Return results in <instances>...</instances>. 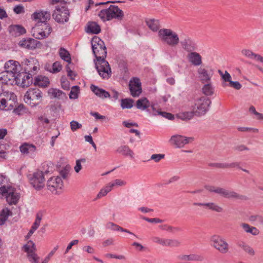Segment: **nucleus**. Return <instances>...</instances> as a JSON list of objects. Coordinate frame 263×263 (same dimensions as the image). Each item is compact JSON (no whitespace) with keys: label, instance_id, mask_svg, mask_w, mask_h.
<instances>
[{"label":"nucleus","instance_id":"obj_52","mask_svg":"<svg viewBox=\"0 0 263 263\" xmlns=\"http://www.w3.org/2000/svg\"><path fill=\"white\" fill-rule=\"evenodd\" d=\"M158 115L162 116L163 117L165 118L168 120H172L174 119V116L171 113L166 112L165 111H157Z\"/></svg>","mask_w":263,"mask_h":263},{"label":"nucleus","instance_id":"obj_29","mask_svg":"<svg viewBox=\"0 0 263 263\" xmlns=\"http://www.w3.org/2000/svg\"><path fill=\"white\" fill-rule=\"evenodd\" d=\"M34 84L41 87H46L49 84V80L45 76H38L34 79Z\"/></svg>","mask_w":263,"mask_h":263},{"label":"nucleus","instance_id":"obj_46","mask_svg":"<svg viewBox=\"0 0 263 263\" xmlns=\"http://www.w3.org/2000/svg\"><path fill=\"white\" fill-rule=\"evenodd\" d=\"M218 72L220 74L222 79L223 80V81L226 82H229L230 83V82L232 81L231 76L227 71H225L224 73H223V72L221 70H219Z\"/></svg>","mask_w":263,"mask_h":263},{"label":"nucleus","instance_id":"obj_19","mask_svg":"<svg viewBox=\"0 0 263 263\" xmlns=\"http://www.w3.org/2000/svg\"><path fill=\"white\" fill-rule=\"evenodd\" d=\"M32 18L38 23H44L50 19V13L48 11H43L35 12L32 14Z\"/></svg>","mask_w":263,"mask_h":263},{"label":"nucleus","instance_id":"obj_14","mask_svg":"<svg viewBox=\"0 0 263 263\" xmlns=\"http://www.w3.org/2000/svg\"><path fill=\"white\" fill-rule=\"evenodd\" d=\"M47 186L51 192L59 194L63 187V182L61 177H53L47 181Z\"/></svg>","mask_w":263,"mask_h":263},{"label":"nucleus","instance_id":"obj_60","mask_svg":"<svg viewBox=\"0 0 263 263\" xmlns=\"http://www.w3.org/2000/svg\"><path fill=\"white\" fill-rule=\"evenodd\" d=\"M13 11L16 14H21L25 12L24 7L21 5H16L13 8Z\"/></svg>","mask_w":263,"mask_h":263},{"label":"nucleus","instance_id":"obj_10","mask_svg":"<svg viewBox=\"0 0 263 263\" xmlns=\"http://www.w3.org/2000/svg\"><path fill=\"white\" fill-rule=\"evenodd\" d=\"M0 194L6 196L7 201L10 205L16 204L20 198L19 195L14 192L13 189L5 185L0 187Z\"/></svg>","mask_w":263,"mask_h":263},{"label":"nucleus","instance_id":"obj_11","mask_svg":"<svg viewBox=\"0 0 263 263\" xmlns=\"http://www.w3.org/2000/svg\"><path fill=\"white\" fill-rule=\"evenodd\" d=\"M70 13L69 10L65 6H57L52 14V16L56 22L64 23L69 20Z\"/></svg>","mask_w":263,"mask_h":263},{"label":"nucleus","instance_id":"obj_49","mask_svg":"<svg viewBox=\"0 0 263 263\" xmlns=\"http://www.w3.org/2000/svg\"><path fill=\"white\" fill-rule=\"evenodd\" d=\"M161 228L162 230H166L171 232H175L180 231V229L177 227H173L164 224L161 226Z\"/></svg>","mask_w":263,"mask_h":263},{"label":"nucleus","instance_id":"obj_45","mask_svg":"<svg viewBox=\"0 0 263 263\" xmlns=\"http://www.w3.org/2000/svg\"><path fill=\"white\" fill-rule=\"evenodd\" d=\"M180 245V242L177 239H166L165 247H177Z\"/></svg>","mask_w":263,"mask_h":263},{"label":"nucleus","instance_id":"obj_62","mask_svg":"<svg viewBox=\"0 0 263 263\" xmlns=\"http://www.w3.org/2000/svg\"><path fill=\"white\" fill-rule=\"evenodd\" d=\"M227 163H211L210 166L215 167L219 168H227Z\"/></svg>","mask_w":263,"mask_h":263},{"label":"nucleus","instance_id":"obj_12","mask_svg":"<svg viewBox=\"0 0 263 263\" xmlns=\"http://www.w3.org/2000/svg\"><path fill=\"white\" fill-rule=\"evenodd\" d=\"M31 184L36 190H40L45 185V179L43 172L37 171L28 176Z\"/></svg>","mask_w":263,"mask_h":263},{"label":"nucleus","instance_id":"obj_38","mask_svg":"<svg viewBox=\"0 0 263 263\" xmlns=\"http://www.w3.org/2000/svg\"><path fill=\"white\" fill-rule=\"evenodd\" d=\"M59 54L61 58L68 63H71V57L69 52L64 48H61L59 50Z\"/></svg>","mask_w":263,"mask_h":263},{"label":"nucleus","instance_id":"obj_40","mask_svg":"<svg viewBox=\"0 0 263 263\" xmlns=\"http://www.w3.org/2000/svg\"><path fill=\"white\" fill-rule=\"evenodd\" d=\"M134 101L132 99L125 98L121 100V106L122 109H130L133 107Z\"/></svg>","mask_w":263,"mask_h":263},{"label":"nucleus","instance_id":"obj_25","mask_svg":"<svg viewBox=\"0 0 263 263\" xmlns=\"http://www.w3.org/2000/svg\"><path fill=\"white\" fill-rule=\"evenodd\" d=\"M91 91L98 97L101 99H105L110 97L109 93L105 90L100 88L94 85L90 86Z\"/></svg>","mask_w":263,"mask_h":263},{"label":"nucleus","instance_id":"obj_35","mask_svg":"<svg viewBox=\"0 0 263 263\" xmlns=\"http://www.w3.org/2000/svg\"><path fill=\"white\" fill-rule=\"evenodd\" d=\"M13 108V102L10 99L8 101L5 98L0 99V109L5 110H10Z\"/></svg>","mask_w":263,"mask_h":263},{"label":"nucleus","instance_id":"obj_42","mask_svg":"<svg viewBox=\"0 0 263 263\" xmlns=\"http://www.w3.org/2000/svg\"><path fill=\"white\" fill-rule=\"evenodd\" d=\"M195 114L194 111H185L178 114L177 117L182 120H189L191 119Z\"/></svg>","mask_w":263,"mask_h":263},{"label":"nucleus","instance_id":"obj_53","mask_svg":"<svg viewBox=\"0 0 263 263\" xmlns=\"http://www.w3.org/2000/svg\"><path fill=\"white\" fill-rule=\"evenodd\" d=\"M62 69V65L59 62H55L52 64V72L57 73L61 71Z\"/></svg>","mask_w":263,"mask_h":263},{"label":"nucleus","instance_id":"obj_31","mask_svg":"<svg viewBox=\"0 0 263 263\" xmlns=\"http://www.w3.org/2000/svg\"><path fill=\"white\" fill-rule=\"evenodd\" d=\"M117 152L125 156L134 158V152L127 145H121L117 150Z\"/></svg>","mask_w":263,"mask_h":263},{"label":"nucleus","instance_id":"obj_20","mask_svg":"<svg viewBox=\"0 0 263 263\" xmlns=\"http://www.w3.org/2000/svg\"><path fill=\"white\" fill-rule=\"evenodd\" d=\"M181 45L183 49L187 52H192L195 50L197 46L195 42L190 37H186L180 42Z\"/></svg>","mask_w":263,"mask_h":263},{"label":"nucleus","instance_id":"obj_64","mask_svg":"<svg viewBox=\"0 0 263 263\" xmlns=\"http://www.w3.org/2000/svg\"><path fill=\"white\" fill-rule=\"evenodd\" d=\"M11 212L8 208H5L2 210L0 215L4 216L5 217L8 218V216L11 215Z\"/></svg>","mask_w":263,"mask_h":263},{"label":"nucleus","instance_id":"obj_5","mask_svg":"<svg viewBox=\"0 0 263 263\" xmlns=\"http://www.w3.org/2000/svg\"><path fill=\"white\" fill-rule=\"evenodd\" d=\"M158 33L161 40L170 46H176L179 42L178 35L171 29H161Z\"/></svg>","mask_w":263,"mask_h":263},{"label":"nucleus","instance_id":"obj_7","mask_svg":"<svg viewBox=\"0 0 263 263\" xmlns=\"http://www.w3.org/2000/svg\"><path fill=\"white\" fill-rule=\"evenodd\" d=\"M42 92L38 88H30L25 94L24 100L26 103L35 106L42 100Z\"/></svg>","mask_w":263,"mask_h":263},{"label":"nucleus","instance_id":"obj_43","mask_svg":"<svg viewBox=\"0 0 263 263\" xmlns=\"http://www.w3.org/2000/svg\"><path fill=\"white\" fill-rule=\"evenodd\" d=\"M202 87V92L206 96H211L214 93V88L211 83H207Z\"/></svg>","mask_w":263,"mask_h":263},{"label":"nucleus","instance_id":"obj_16","mask_svg":"<svg viewBox=\"0 0 263 263\" xmlns=\"http://www.w3.org/2000/svg\"><path fill=\"white\" fill-rule=\"evenodd\" d=\"M129 88L131 95L133 97H137L142 92L141 83L138 78H133L129 84Z\"/></svg>","mask_w":263,"mask_h":263},{"label":"nucleus","instance_id":"obj_23","mask_svg":"<svg viewBox=\"0 0 263 263\" xmlns=\"http://www.w3.org/2000/svg\"><path fill=\"white\" fill-rule=\"evenodd\" d=\"M105 229L106 230H110L112 231H121L123 232H126L133 235L136 237H137V236L133 233L131 232L127 229L123 228L122 227L112 222H107L105 224Z\"/></svg>","mask_w":263,"mask_h":263},{"label":"nucleus","instance_id":"obj_41","mask_svg":"<svg viewBox=\"0 0 263 263\" xmlns=\"http://www.w3.org/2000/svg\"><path fill=\"white\" fill-rule=\"evenodd\" d=\"M241 53L248 58L256 59L257 61L260 57V55L256 54L249 49H242L241 50Z\"/></svg>","mask_w":263,"mask_h":263},{"label":"nucleus","instance_id":"obj_50","mask_svg":"<svg viewBox=\"0 0 263 263\" xmlns=\"http://www.w3.org/2000/svg\"><path fill=\"white\" fill-rule=\"evenodd\" d=\"M70 128L72 132H74L78 129L81 128L82 126L81 124L74 120L70 122Z\"/></svg>","mask_w":263,"mask_h":263},{"label":"nucleus","instance_id":"obj_4","mask_svg":"<svg viewBox=\"0 0 263 263\" xmlns=\"http://www.w3.org/2000/svg\"><path fill=\"white\" fill-rule=\"evenodd\" d=\"M205 189L211 193L217 194L224 198L229 199H243L244 196L232 191H229L222 187L214 185H206Z\"/></svg>","mask_w":263,"mask_h":263},{"label":"nucleus","instance_id":"obj_8","mask_svg":"<svg viewBox=\"0 0 263 263\" xmlns=\"http://www.w3.org/2000/svg\"><path fill=\"white\" fill-rule=\"evenodd\" d=\"M51 31V27L46 22L39 24L33 29V36L36 39L42 40L48 37Z\"/></svg>","mask_w":263,"mask_h":263},{"label":"nucleus","instance_id":"obj_55","mask_svg":"<svg viewBox=\"0 0 263 263\" xmlns=\"http://www.w3.org/2000/svg\"><path fill=\"white\" fill-rule=\"evenodd\" d=\"M111 186L113 187L116 186H124L126 184V182L121 179H116L111 182Z\"/></svg>","mask_w":263,"mask_h":263},{"label":"nucleus","instance_id":"obj_61","mask_svg":"<svg viewBox=\"0 0 263 263\" xmlns=\"http://www.w3.org/2000/svg\"><path fill=\"white\" fill-rule=\"evenodd\" d=\"M234 150L239 151V152H242L243 151H248L249 150V148L245 146V145L241 144L236 145L233 148Z\"/></svg>","mask_w":263,"mask_h":263},{"label":"nucleus","instance_id":"obj_39","mask_svg":"<svg viewBox=\"0 0 263 263\" xmlns=\"http://www.w3.org/2000/svg\"><path fill=\"white\" fill-rule=\"evenodd\" d=\"M37 66L34 64L33 60L27 61V65L25 67V70L32 74H35L37 70Z\"/></svg>","mask_w":263,"mask_h":263},{"label":"nucleus","instance_id":"obj_17","mask_svg":"<svg viewBox=\"0 0 263 263\" xmlns=\"http://www.w3.org/2000/svg\"><path fill=\"white\" fill-rule=\"evenodd\" d=\"M18 44L20 46L30 50L40 48L42 46V43L40 41L31 38L23 39L20 41Z\"/></svg>","mask_w":263,"mask_h":263},{"label":"nucleus","instance_id":"obj_6","mask_svg":"<svg viewBox=\"0 0 263 263\" xmlns=\"http://www.w3.org/2000/svg\"><path fill=\"white\" fill-rule=\"evenodd\" d=\"M212 247L221 254H227L229 252L230 246L225 238L219 235H214L210 239Z\"/></svg>","mask_w":263,"mask_h":263},{"label":"nucleus","instance_id":"obj_1","mask_svg":"<svg viewBox=\"0 0 263 263\" xmlns=\"http://www.w3.org/2000/svg\"><path fill=\"white\" fill-rule=\"evenodd\" d=\"M93 53L96 58L95 67L99 74L103 79H108L111 76V70L108 62L105 60L107 49L104 42L98 36L91 41Z\"/></svg>","mask_w":263,"mask_h":263},{"label":"nucleus","instance_id":"obj_9","mask_svg":"<svg viewBox=\"0 0 263 263\" xmlns=\"http://www.w3.org/2000/svg\"><path fill=\"white\" fill-rule=\"evenodd\" d=\"M211 104V101L210 99L202 97L196 100L194 108V112L195 115L200 116L204 115L209 110V108Z\"/></svg>","mask_w":263,"mask_h":263},{"label":"nucleus","instance_id":"obj_47","mask_svg":"<svg viewBox=\"0 0 263 263\" xmlns=\"http://www.w3.org/2000/svg\"><path fill=\"white\" fill-rule=\"evenodd\" d=\"M79 91V87L78 86H73L72 89L69 93V98L70 99H76L78 98V93Z\"/></svg>","mask_w":263,"mask_h":263},{"label":"nucleus","instance_id":"obj_56","mask_svg":"<svg viewBox=\"0 0 263 263\" xmlns=\"http://www.w3.org/2000/svg\"><path fill=\"white\" fill-rule=\"evenodd\" d=\"M42 218V215L40 214H37L36 215L35 220L32 226L34 228H35V229H37L40 225Z\"/></svg>","mask_w":263,"mask_h":263},{"label":"nucleus","instance_id":"obj_21","mask_svg":"<svg viewBox=\"0 0 263 263\" xmlns=\"http://www.w3.org/2000/svg\"><path fill=\"white\" fill-rule=\"evenodd\" d=\"M193 205L199 206H204L206 209L217 213H221L223 211V208L215 202H194L193 203Z\"/></svg>","mask_w":263,"mask_h":263},{"label":"nucleus","instance_id":"obj_18","mask_svg":"<svg viewBox=\"0 0 263 263\" xmlns=\"http://www.w3.org/2000/svg\"><path fill=\"white\" fill-rule=\"evenodd\" d=\"M178 260L187 262L192 261H202L204 257L201 255L195 253L190 254H180L177 256Z\"/></svg>","mask_w":263,"mask_h":263},{"label":"nucleus","instance_id":"obj_2","mask_svg":"<svg viewBox=\"0 0 263 263\" xmlns=\"http://www.w3.org/2000/svg\"><path fill=\"white\" fill-rule=\"evenodd\" d=\"M5 71L0 74V79H3V77L9 75V80L14 79L20 81L21 73H19L21 68L20 63L16 61L11 60L5 63L4 65Z\"/></svg>","mask_w":263,"mask_h":263},{"label":"nucleus","instance_id":"obj_54","mask_svg":"<svg viewBox=\"0 0 263 263\" xmlns=\"http://www.w3.org/2000/svg\"><path fill=\"white\" fill-rule=\"evenodd\" d=\"M58 246H55L53 249L49 253L48 256L45 258V259L42 262V263H47L51 257H52L57 250L58 249Z\"/></svg>","mask_w":263,"mask_h":263},{"label":"nucleus","instance_id":"obj_32","mask_svg":"<svg viewBox=\"0 0 263 263\" xmlns=\"http://www.w3.org/2000/svg\"><path fill=\"white\" fill-rule=\"evenodd\" d=\"M32 73L26 72L23 77H21L20 80H22L21 85L23 87H27L32 83Z\"/></svg>","mask_w":263,"mask_h":263},{"label":"nucleus","instance_id":"obj_63","mask_svg":"<svg viewBox=\"0 0 263 263\" xmlns=\"http://www.w3.org/2000/svg\"><path fill=\"white\" fill-rule=\"evenodd\" d=\"M143 219L151 223H161L162 222V220L158 218H149L147 217H143Z\"/></svg>","mask_w":263,"mask_h":263},{"label":"nucleus","instance_id":"obj_59","mask_svg":"<svg viewBox=\"0 0 263 263\" xmlns=\"http://www.w3.org/2000/svg\"><path fill=\"white\" fill-rule=\"evenodd\" d=\"M165 155L164 154H153L151 156V159L154 160L155 162H158L160 160L164 158Z\"/></svg>","mask_w":263,"mask_h":263},{"label":"nucleus","instance_id":"obj_28","mask_svg":"<svg viewBox=\"0 0 263 263\" xmlns=\"http://www.w3.org/2000/svg\"><path fill=\"white\" fill-rule=\"evenodd\" d=\"M20 151L24 154L32 155L36 151V147L33 144L25 143L20 147Z\"/></svg>","mask_w":263,"mask_h":263},{"label":"nucleus","instance_id":"obj_30","mask_svg":"<svg viewBox=\"0 0 263 263\" xmlns=\"http://www.w3.org/2000/svg\"><path fill=\"white\" fill-rule=\"evenodd\" d=\"M240 227L247 233H250L254 236H256L259 234V231L256 227L250 226L248 223H242L240 224Z\"/></svg>","mask_w":263,"mask_h":263},{"label":"nucleus","instance_id":"obj_15","mask_svg":"<svg viewBox=\"0 0 263 263\" xmlns=\"http://www.w3.org/2000/svg\"><path fill=\"white\" fill-rule=\"evenodd\" d=\"M194 138L193 137H186L180 135H176L171 137L170 142L176 147H182L184 145L192 142Z\"/></svg>","mask_w":263,"mask_h":263},{"label":"nucleus","instance_id":"obj_44","mask_svg":"<svg viewBox=\"0 0 263 263\" xmlns=\"http://www.w3.org/2000/svg\"><path fill=\"white\" fill-rule=\"evenodd\" d=\"M43 172L44 175L51 173L53 171V164L51 162H44L42 164Z\"/></svg>","mask_w":263,"mask_h":263},{"label":"nucleus","instance_id":"obj_34","mask_svg":"<svg viewBox=\"0 0 263 263\" xmlns=\"http://www.w3.org/2000/svg\"><path fill=\"white\" fill-rule=\"evenodd\" d=\"M150 105L149 101L146 98H142L136 101V107L138 109L145 110Z\"/></svg>","mask_w":263,"mask_h":263},{"label":"nucleus","instance_id":"obj_22","mask_svg":"<svg viewBox=\"0 0 263 263\" xmlns=\"http://www.w3.org/2000/svg\"><path fill=\"white\" fill-rule=\"evenodd\" d=\"M199 78L202 83H209L211 81L213 73L204 68L200 67L198 70Z\"/></svg>","mask_w":263,"mask_h":263},{"label":"nucleus","instance_id":"obj_26","mask_svg":"<svg viewBox=\"0 0 263 263\" xmlns=\"http://www.w3.org/2000/svg\"><path fill=\"white\" fill-rule=\"evenodd\" d=\"M187 58L189 62L195 66H199L202 63V58L199 53L192 51L188 54Z\"/></svg>","mask_w":263,"mask_h":263},{"label":"nucleus","instance_id":"obj_58","mask_svg":"<svg viewBox=\"0 0 263 263\" xmlns=\"http://www.w3.org/2000/svg\"><path fill=\"white\" fill-rule=\"evenodd\" d=\"M249 220L252 222L255 221L260 222V221H263V217L258 215H251L249 217Z\"/></svg>","mask_w":263,"mask_h":263},{"label":"nucleus","instance_id":"obj_36","mask_svg":"<svg viewBox=\"0 0 263 263\" xmlns=\"http://www.w3.org/2000/svg\"><path fill=\"white\" fill-rule=\"evenodd\" d=\"M48 93L51 97L59 99L65 97V94L62 90L56 88H50Z\"/></svg>","mask_w":263,"mask_h":263},{"label":"nucleus","instance_id":"obj_57","mask_svg":"<svg viewBox=\"0 0 263 263\" xmlns=\"http://www.w3.org/2000/svg\"><path fill=\"white\" fill-rule=\"evenodd\" d=\"M229 86L236 90H239L242 87L241 84L238 81H231L229 84Z\"/></svg>","mask_w":263,"mask_h":263},{"label":"nucleus","instance_id":"obj_24","mask_svg":"<svg viewBox=\"0 0 263 263\" xmlns=\"http://www.w3.org/2000/svg\"><path fill=\"white\" fill-rule=\"evenodd\" d=\"M8 31L12 36H17L26 33L25 29L19 25H10L8 28Z\"/></svg>","mask_w":263,"mask_h":263},{"label":"nucleus","instance_id":"obj_37","mask_svg":"<svg viewBox=\"0 0 263 263\" xmlns=\"http://www.w3.org/2000/svg\"><path fill=\"white\" fill-rule=\"evenodd\" d=\"M148 28L153 31H157L159 29V22L158 20L151 19L146 21Z\"/></svg>","mask_w":263,"mask_h":263},{"label":"nucleus","instance_id":"obj_51","mask_svg":"<svg viewBox=\"0 0 263 263\" xmlns=\"http://www.w3.org/2000/svg\"><path fill=\"white\" fill-rule=\"evenodd\" d=\"M86 161L85 159H80L76 160V166L74 167V171L76 173H78L82 169L81 162H85Z\"/></svg>","mask_w":263,"mask_h":263},{"label":"nucleus","instance_id":"obj_27","mask_svg":"<svg viewBox=\"0 0 263 263\" xmlns=\"http://www.w3.org/2000/svg\"><path fill=\"white\" fill-rule=\"evenodd\" d=\"M237 245L250 256H254L255 255V252L253 248L246 242L243 241H239L237 243Z\"/></svg>","mask_w":263,"mask_h":263},{"label":"nucleus","instance_id":"obj_3","mask_svg":"<svg viewBox=\"0 0 263 263\" xmlns=\"http://www.w3.org/2000/svg\"><path fill=\"white\" fill-rule=\"evenodd\" d=\"M98 15L104 22L110 21L112 19L121 21L124 17V13L118 6L110 5L108 8L101 10Z\"/></svg>","mask_w":263,"mask_h":263},{"label":"nucleus","instance_id":"obj_33","mask_svg":"<svg viewBox=\"0 0 263 263\" xmlns=\"http://www.w3.org/2000/svg\"><path fill=\"white\" fill-rule=\"evenodd\" d=\"M101 31L100 26L96 22H91L88 24L87 32L93 34H98Z\"/></svg>","mask_w":263,"mask_h":263},{"label":"nucleus","instance_id":"obj_13","mask_svg":"<svg viewBox=\"0 0 263 263\" xmlns=\"http://www.w3.org/2000/svg\"><path fill=\"white\" fill-rule=\"evenodd\" d=\"M24 251L27 253V256L31 263H38L39 257L35 253L36 250L34 243L29 240L23 246Z\"/></svg>","mask_w":263,"mask_h":263},{"label":"nucleus","instance_id":"obj_48","mask_svg":"<svg viewBox=\"0 0 263 263\" xmlns=\"http://www.w3.org/2000/svg\"><path fill=\"white\" fill-rule=\"evenodd\" d=\"M152 240L155 243L160 245L163 247L166 246V239L159 237H153L152 238Z\"/></svg>","mask_w":263,"mask_h":263}]
</instances>
